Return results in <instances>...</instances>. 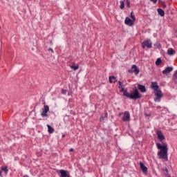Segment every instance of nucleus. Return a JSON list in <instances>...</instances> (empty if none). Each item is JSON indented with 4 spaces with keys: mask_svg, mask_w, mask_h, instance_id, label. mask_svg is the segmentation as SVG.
<instances>
[{
    "mask_svg": "<svg viewBox=\"0 0 177 177\" xmlns=\"http://www.w3.org/2000/svg\"><path fill=\"white\" fill-rule=\"evenodd\" d=\"M131 17L133 20H136V18L135 17V15H133V12H131Z\"/></svg>",
    "mask_w": 177,
    "mask_h": 177,
    "instance_id": "obj_26",
    "label": "nucleus"
},
{
    "mask_svg": "<svg viewBox=\"0 0 177 177\" xmlns=\"http://www.w3.org/2000/svg\"><path fill=\"white\" fill-rule=\"evenodd\" d=\"M108 115H109V113H107V112L105 111L104 113V115H102L104 118L105 121H107Z\"/></svg>",
    "mask_w": 177,
    "mask_h": 177,
    "instance_id": "obj_23",
    "label": "nucleus"
},
{
    "mask_svg": "<svg viewBox=\"0 0 177 177\" xmlns=\"http://www.w3.org/2000/svg\"><path fill=\"white\" fill-rule=\"evenodd\" d=\"M138 88L139 91H140V92H142V93H145V92H146V87L144 85L138 84Z\"/></svg>",
    "mask_w": 177,
    "mask_h": 177,
    "instance_id": "obj_14",
    "label": "nucleus"
},
{
    "mask_svg": "<svg viewBox=\"0 0 177 177\" xmlns=\"http://www.w3.org/2000/svg\"><path fill=\"white\" fill-rule=\"evenodd\" d=\"M70 151H74V149L73 148L70 149Z\"/></svg>",
    "mask_w": 177,
    "mask_h": 177,
    "instance_id": "obj_34",
    "label": "nucleus"
},
{
    "mask_svg": "<svg viewBox=\"0 0 177 177\" xmlns=\"http://www.w3.org/2000/svg\"><path fill=\"white\" fill-rule=\"evenodd\" d=\"M124 24L127 26H129V27H131V26H133V21H132V19H129V17H127L124 20Z\"/></svg>",
    "mask_w": 177,
    "mask_h": 177,
    "instance_id": "obj_10",
    "label": "nucleus"
},
{
    "mask_svg": "<svg viewBox=\"0 0 177 177\" xmlns=\"http://www.w3.org/2000/svg\"><path fill=\"white\" fill-rule=\"evenodd\" d=\"M48 50H50V52H52V53H55V52L53 51V49L51 48H48Z\"/></svg>",
    "mask_w": 177,
    "mask_h": 177,
    "instance_id": "obj_32",
    "label": "nucleus"
},
{
    "mask_svg": "<svg viewBox=\"0 0 177 177\" xmlns=\"http://www.w3.org/2000/svg\"><path fill=\"white\" fill-rule=\"evenodd\" d=\"M109 82L110 84H115L117 82V77L115 76H109Z\"/></svg>",
    "mask_w": 177,
    "mask_h": 177,
    "instance_id": "obj_13",
    "label": "nucleus"
},
{
    "mask_svg": "<svg viewBox=\"0 0 177 177\" xmlns=\"http://www.w3.org/2000/svg\"><path fill=\"white\" fill-rule=\"evenodd\" d=\"M151 2H153V3H157V0H151Z\"/></svg>",
    "mask_w": 177,
    "mask_h": 177,
    "instance_id": "obj_33",
    "label": "nucleus"
},
{
    "mask_svg": "<svg viewBox=\"0 0 177 177\" xmlns=\"http://www.w3.org/2000/svg\"><path fill=\"white\" fill-rule=\"evenodd\" d=\"M162 6H163V8H167V5L165 4V2H162Z\"/></svg>",
    "mask_w": 177,
    "mask_h": 177,
    "instance_id": "obj_30",
    "label": "nucleus"
},
{
    "mask_svg": "<svg viewBox=\"0 0 177 177\" xmlns=\"http://www.w3.org/2000/svg\"><path fill=\"white\" fill-rule=\"evenodd\" d=\"M156 134H157L158 140H160V142H162V140L165 139V137L164 136L162 131H161L160 130L157 131Z\"/></svg>",
    "mask_w": 177,
    "mask_h": 177,
    "instance_id": "obj_8",
    "label": "nucleus"
},
{
    "mask_svg": "<svg viewBox=\"0 0 177 177\" xmlns=\"http://www.w3.org/2000/svg\"><path fill=\"white\" fill-rule=\"evenodd\" d=\"M100 120L102 122L103 121H106V119H104V116L102 115L100 116Z\"/></svg>",
    "mask_w": 177,
    "mask_h": 177,
    "instance_id": "obj_28",
    "label": "nucleus"
},
{
    "mask_svg": "<svg viewBox=\"0 0 177 177\" xmlns=\"http://www.w3.org/2000/svg\"><path fill=\"white\" fill-rule=\"evenodd\" d=\"M157 149L160 150L158 153L159 158H163V160H168V145L167 143L163 142L162 145L160 143L156 144Z\"/></svg>",
    "mask_w": 177,
    "mask_h": 177,
    "instance_id": "obj_1",
    "label": "nucleus"
},
{
    "mask_svg": "<svg viewBox=\"0 0 177 177\" xmlns=\"http://www.w3.org/2000/svg\"><path fill=\"white\" fill-rule=\"evenodd\" d=\"M118 84H119V86H118L119 89H121V88H123L122 87V82L119 81Z\"/></svg>",
    "mask_w": 177,
    "mask_h": 177,
    "instance_id": "obj_27",
    "label": "nucleus"
},
{
    "mask_svg": "<svg viewBox=\"0 0 177 177\" xmlns=\"http://www.w3.org/2000/svg\"><path fill=\"white\" fill-rule=\"evenodd\" d=\"M175 53H176L175 50H174L173 48H169L167 50V54L169 55L170 56L175 55Z\"/></svg>",
    "mask_w": 177,
    "mask_h": 177,
    "instance_id": "obj_18",
    "label": "nucleus"
},
{
    "mask_svg": "<svg viewBox=\"0 0 177 177\" xmlns=\"http://www.w3.org/2000/svg\"><path fill=\"white\" fill-rule=\"evenodd\" d=\"M62 95H66L67 93V91H66L64 89H62Z\"/></svg>",
    "mask_w": 177,
    "mask_h": 177,
    "instance_id": "obj_29",
    "label": "nucleus"
},
{
    "mask_svg": "<svg viewBox=\"0 0 177 177\" xmlns=\"http://www.w3.org/2000/svg\"><path fill=\"white\" fill-rule=\"evenodd\" d=\"M1 171H3L5 174H8L9 172V169H8V167L4 166L1 167Z\"/></svg>",
    "mask_w": 177,
    "mask_h": 177,
    "instance_id": "obj_20",
    "label": "nucleus"
},
{
    "mask_svg": "<svg viewBox=\"0 0 177 177\" xmlns=\"http://www.w3.org/2000/svg\"><path fill=\"white\" fill-rule=\"evenodd\" d=\"M71 68L72 70H73L74 71H77V70H78V68H80V66L78 65L76 66H71Z\"/></svg>",
    "mask_w": 177,
    "mask_h": 177,
    "instance_id": "obj_21",
    "label": "nucleus"
},
{
    "mask_svg": "<svg viewBox=\"0 0 177 177\" xmlns=\"http://www.w3.org/2000/svg\"><path fill=\"white\" fill-rule=\"evenodd\" d=\"M42 112L41 113V115L43 118H45V117H48V113H49V106L44 105V107L41 109Z\"/></svg>",
    "mask_w": 177,
    "mask_h": 177,
    "instance_id": "obj_5",
    "label": "nucleus"
},
{
    "mask_svg": "<svg viewBox=\"0 0 177 177\" xmlns=\"http://www.w3.org/2000/svg\"><path fill=\"white\" fill-rule=\"evenodd\" d=\"M124 2H126L127 7L130 8V5H131V1L129 0H124Z\"/></svg>",
    "mask_w": 177,
    "mask_h": 177,
    "instance_id": "obj_24",
    "label": "nucleus"
},
{
    "mask_svg": "<svg viewBox=\"0 0 177 177\" xmlns=\"http://www.w3.org/2000/svg\"><path fill=\"white\" fill-rule=\"evenodd\" d=\"M23 177H30V176H28V175L26 174Z\"/></svg>",
    "mask_w": 177,
    "mask_h": 177,
    "instance_id": "obj_36",
    "label": "nucleus"
},
{
    "mask_svg": "<svg viewBox=\"0 0 177 177\" xmlns=\"http://www.w3.org/2000/svg\"><path fill=\"white\" fill-rule=\"evenodd\" d=\"M0 176L3 177L2 176V171H0Z\"/></svg>",
    "mask_w": 177,
    "mask_h": 177,
    "instance_id": "obj_35",
    "label": "nucleus"
},
{
    "mask_svg": "<svg viewBox=\"0 0 177 177\" xmlns=\"http://www.w3.org/2000/svg\"><path fill=\"white\" fill-rule=\"evenodd\" d=\"M120 92L123 93V96H128V90L125 89L124 87L120 88Z\"/></svg>",
    "mask_w": 177,
    "mask_h": 177,
    "instance_id": "obj_16",
    "label": "nucleus"
},
{
    "mask_svg": "<svg viewBox=\"0 0 177 177\" xmlns=\"http://www.w3.org/2000/svg\"><path fill=\"white\" fill-rule=\"evenodd\" d=\"M165 171L166 172V174H165V175H168V169L167 168H165Z\"/></svg>",
    "mask_w": 177,
    "mask_h": 177,
    "instance_id": "obj_31",
    "label": "nucleus"
},
{
    "mask_svg": "<svg viewBox=\"0 0 177 177\" xmlns=\"http://www.w3.org/2000/svg\"><path fill=\"white\" fill-rule=\"evenodd\" d=\"M140 168L142 171L143 174H147V167L145 166L143 162H140Z\"/></svg>",
    "mask_w": 177,
    "mask_h": 177,
    "instance_id": "obj_12",
    "label": "nucleus"
},
{
    "mask_svg": "<svg viewBox=\"0 0 177 177\" xmlns=\"http://www.w3.org/2000/svg\"><path fill=\"white\" fill-rule=\"evenodd\" d=\"M128 72L131 74H132V73H134L136 75H138V74H139V68H138L136 65H133L131 66V69H129Z\"/></svg>",
    "mask_w": 177,
    "mask_h": 177,
    "instance_id": "obj_6",
    "label": "nucleus"
},
{
    "mask_svg": "<svg viewBox=\"0 0 177 177\" xmlns=\"http://www.w3.org/2000/svg\"><path fill=\"white\" fill-rule=\"evenodd\" d=\"M174 71V68L172 66L167 67L164 71H162V74L167 75L169 74V73Z\"/></svg>",
    "mask_w": 177,
    "mask_h": 177,
    "instance_id": "obj_11",
    "label": "nucleus"
},
{
    "mask_svg": "<svg viewBox=\"0 0 177 177\" xmlns=\"http://www.w3.org/2000/svg\"><path fill=\"white\" fill-rule=\"evenodd\" d=\"M157 12H158V15H160V16H161V17H164V16H165V12L162 10V9L158 8Z\"/></svg>",
    "mask_w": 177,
    "mask_h": 177,
    "instance_id": "obj_15",
    "label": "nucleus"
},
{
    "mask_svg": "<svg viewBox=\"0 0 177 177\" xmlns=\"http://www.w3.org/2000/svg\"><path fill=\"white\" fill-rule=\"evenodd\" d=\"M154 46H156V48H158V49H160V48H161V44L157 42L154 44Z\"/></svg>",
    "mask_w": 177,
    "mask_h": 177,
    "instance_id": "obj_25",
    "label": "nucleus"
},
{
    "mask_svg": "<svg viewBox=\"0 0 177 177\" xmlns=\"http://www.w3.org/2000/svg\"><path fill=\"white\" fill-rule=\"evenodd\" d=\"M62 136H63V138H64V136H66L63 135Z\"/></svg>",
    "mask_w": 177,
    "mask_h": 177,
    "instance_id": "obj_37",
    "label": "nucleus"
},
{
    "mask_svg": "<svg viewBox=\"0 0 177 177\" xmlns=\"http://www.w3.org/2000/svg\"><path fill=\"white\" fill-rule=\"evenodd\" d=\"M161 64V58H158L156 62V66H160Z\"/></svg>",
    "mask_w": 177,
    "mask_h": 177,
    "instance_id": "obj_22",
    "label": "nucleus"
},
{
    "mask_svg": "<svg viewBox=\"0 0 177 177\" xmlns=\"http://www.w3.org/2000/svg\"><path fill=\"white\" fill-rule=\"evenodd\" d=\"M125 1H124V0H121L120 1V9H124V8H125Z\"/></svg>",
    "mask_w": 177,
    "mask_h": 177,
    "instance_id": "obj_19",
    "label": "nucleus"
},
{
    "mask_svg": "<svg viewBox=\"0 0 177 177\" xmlns=\"http://www.w3.org/2000/svg\"><path fill=\"white\" fill-rule=\"evenodd\" d=\"M47 127L48 133H53L55 132V129H53L50 125L47 124Z\"/></svg>",
    "mask_w": 177,
    "mask_h": 177,
    "instance_id": "obj_17",
    "label": "nucleus"
},
{
    "mask_svg": "<svg viewBox=\"0 0 177 177\" xmlns=\"http://www.w3.org/2000/svg\"><path fill=\"white\" fill-rule=\"evenodd\" d=\"M153 45V43L151 42V40L150 39H147L142 43V47L143 49H145L146 47L148 48V49H150Z\"/></svg>",
    "mask_w": 177,
    "mask_h": 177,
    "instance_id": "obj_4",
    "label": "nucleus"
},
{
    "mask_svg": "<svg viewBox=\"0 0 177 177\" xmlns=\"http://www.w3.org/2000/svg\"><path fill=\"white\" fill-rule=\"evenodd\" d=\"M151 88L153 89V91L156 92V91L160 90V86H158V84H157V82H152L151 84Z\"/></svg>",
    "mask_w": 177,
    "mask_h": 177,
    "instance_id": "obj_9",
    "label": "nucleus"
},
{
    "mask_svg": "<svg viewBox=\"0 0 177 177\" xmlns=\"http://www.w3.org/2000/svg\"><path fill=\"white\" fill-rule=\"evenodd\" d=\"M128 99H131L132 100H138V99H140L142 97V95L139 93V91L138 88H136L134 90L130 91V93H127Z\"/></svg>",
    "mask_w": 177,
    "mask_h": 177,
    "instance_id": "obj_2",
    "label": "nucleus"
},
{
    "mask_svg": "<svg viewBox=\"0 0 177 177\" xmlns=\"http://www.w3.org/2000/svg\"><path fill=\"white\" fill-rule=\"evenodd\" d=\"M156 97L154 98V102H161V97H162V92L160 89L157 90L154 92Z\"/></svg>",
    "mask_w": 177,
    "mask_h": 177,
    "instance_id": "obj_3",
    "label": "nucleus"
},
{
    "mask_svg": "<svg viewBox=\"0 0 177 177\" xmlns=\"http://www.w3.org/2000/svg\"><path fill=\"white\" fill-rule=\"evenodd\" d=\"M122 120L124 121V122H128V121H131V114H129V112L128 111L124 112Z\"/></svg>",
    "mask_w": 177,
    "mask_h": 177,
    "instance_id": "obj_7",
    "label": "nucleus"
},
{
    "mask_svg": "<svg viewBox=\"0 0 177 177\" xmlns=\"http://www.w3.org/2000/svg\"><path fill=\"white\" fill-rule=\"evenodd\" d=\"M168 177H171V176H169Z\"/></svg>",
    "mask_w": 177,
    "mask_h": 177,
    "instance_id": "obj_38",
    "label": "nucleus"
}]
</instances>
